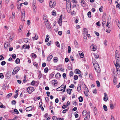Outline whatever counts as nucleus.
Listing matches in <instances>:
<instances>
[{
	"label": "nucleus",
	"instance_id": "obj_1",
	"mask_svg": "<svg viewBox=\"0 0 120 120\" xmlns=\"http://www.w3.org/2000/svg\"><path fill=\"white\" fill-rule=\"evenodd\" d=\"M92 62L95 70L98 73H100L101 70L98 63L94 59H92Z\"/></svg>",
	"mask_w": 120,
	"mask_h": 120
},
{
	"label": "nucleus",
	"instance_id": "obj_2",
	"mask_svg": "<svg viewBox=\"0 0 120 120\" xmlns=\"http://www.w3.org/2000/svg\"><path fill=\"white\" fill-rule=\"evenodd\" d=\"M106 15L105 13H103V15L102 17V21L103 22H102V25L104 26V25L106 23Z\"/></svg>",
	"mask_w": 120,
	"mask_h": 120
},
{
	"label": "nucleus",
	"instance_id": "obj_3",
	"mask_svg": "<svg viewBox=\"0 0 120 120\" xmlns=\"http://www.w3.org/2000/svg\"><path fill=\"white\" fill-rule=\"evenodd\" d=\"M56 2L54 0H50L49 3V6L51 8H54L56 6Z\"/></svg>",
	"mask_w": 120,
	"mask_h": 120
},
{
	"label": "nucleus",
	"instance_id": "obj_4",
	"mask_svg": "<svg viewBox=\"0 0 120 120\" xmlns=\"http://www.w3.org/2000/svg\"><path fill=\"white\" fill-rule=\"evenodd\" d=\"M20 69V68L19 67H16L14 69L12 73V75H14L16 74L18 72Z\"/></svg>",
	"mask_w": 120,
	"mask_h": 120
},
{
	"label": "nucleus",
	"instance_id": "obj_5",
	"mask_svg": "<svg viewBox=\"0 0 120 120\" xmlns=\"http://www.w3.org/2000/svg\"><path fill=\"white\" fill-rule=\"evenodd\" d=\"M116 63H114L115 65L116 68H118L120 67V58L118 59H116Z\"/></svg>",
	"mask_w": 120,
	"mask_h": 120
},
{
	"label": "nucleus",
	"instance_id": "obj_6",
	"mask_svg": "<svg viewBox=\"0 0 120 120\" xmlns=\"http://www.w3.org/2000/svg\"><path fill=\"white\" fill-rule=\"evenodd\" d=\"M34 90V88L33 87H29L28 88L27 91V92L30 94H31Z\"/></svg>",
	"mask_w": 120,
	"mask_h": 120
},
{
	"label": "nucleus",
	"instance_id": "obj_7",
	"mask_svg": "<svg viewBox=\"0 0 120 120\" xmlns=\"http://www.w3.org/2000/svg\"><path fill=\"white\" fill-rule=\"evenodd\" d=\"M83 31V36H84V37L85 36L86 38H87V37H86V36L88 33L87 29L86 28H84Z\"/></svg>",
	"mask_w": 120,
	"mask_h": 120
},
{
	"label": "nucleus",
	"instance_id": "obj_8",
	"mask_svg": "<svg viewBox=\"0 0 120 120\" xmlns=\"http://www.w3.org/2000/svg\"><path fill=\"white\" fill-rule=\"evenodd\" d=\"M80 2L81 3L82 6L83 7L85 6L86 2L84 0H80Z\"/></svg>",
	"mask_w": 120,
	"mask_h": 120
},
{
	"label": "nucleus",
	"instance_id": "obj_9",
	"mask_svg": "<svg viewBox=\"0 0 120 120\" xmlns=\"http://www.w3.org/2000/svg\"><path fill=\"white\" fill-rule=\"evenodd\" d=\"M90 48L92 49V50L94 51H95L97 50V47L96 46H95L93 44H92L91 45Z\"/></svg>",
	"mask_w": 120,
	"mask_h": 120
},
{
	"label": "nucleus",
	"instance_id": "obj_10",
	"mask_svg": "<svg viewBox=\"0 0 120 120\" xmlns=\"http://www.w3.org/2000/svg\"><path fill=\"white\" fill-rule=\"evenodd\" d=\"M58 23L60 26H61L62 24V15L60 16V18L58 20Z\"/></svg>",
	"mask_w": 120,
	"mask_h": 120
},
{
	"label": "nucleus",
	"instance_id": "obj_11",
	"mask_svg": "<svg viewBox=\"0 0 120 120\" xmlns=\"http://www.w3.org/2000/svg\"><path fill=\"white\" fill-rule=\"evenodd\" d=\"M22 21H24V18L25 17V12L24 11H23L22 12Z\"/></svg>",
	"mask_w": 120,
	"mask_h": 120
},
{
	"label": "nucleus",
	"instance_id": "obj_12",
	"mask_svg": "<svg viewBox=\"0 0 120 120\" xmlns=\"http://www.w3.org/2000/svg\"><path fill=\"white\" fill-rule=\"evenodd\" d=\"M33 108V107L32 106H30L26 108V110L27 111H30L32 110Z\"/></svg>",
	"mask_w": 120,
	"mask_h": 120
},
{
	"label": "nucleus",
	"instance_id": "obj_13",
	"mask_svg": "<svg viewBox=\"0 0 120 120\" xmlns=\"http://www.w3.org/2000/svg\"><path fill=\"white\" fill-rule=\"evenodd\" d=\"M82 86L83 87L84 89L86 92L87 93L89 91L86 85L84 84H82Z\"/></svg>",
	"mask_w": 120,
	"mask_h": 120
},
{
	"label": "nucleus",
	"instance_id": "obj_14",
	"mask_svg": "<svg viewBox=\"0 0 120 120\" xmlns=\"http://www.w3.org/2000/svg\"><path fill=\"white\" fill-rule=\"evenodd\" d=\"M30 48V46L29 45H23L22 47V49H29Z\"/></svg>",
	"mask_w": 120,
	"mask_h": 120
},
{
	"label": "nucleus",
	"instance_id": "obj_15",
	"mask_svg": "<svg viewBox=\"0 0 120 120\" xmlns=\"http://www.w3.org/2000/svg\"><path fill=\"white\" fill-rule=\"evenodd\" d=\"M104 97L103 98L104 100L105 101H107L108 99L107 96V94L106 93H104Z\"/></svg>",
	"mask_w": 120,
	"mask_h": 120
},
{
	"label": "nucleus",
	"instance_id": "obj_16",
	"mask_svg": "<svg viewBox=\"0 0 120 120\" xmlns=\"http://www.w3.org/2000/svg\"><path fill=\"white\" fill-rule=\"evenodd\" d=\"M63 85H62L60 87H58L56 89V90L58 91H62L63 90V89H62L63 88Z\"/></svg>",
	"mask_w": 120,
	"mask_h": 120
},
{
	"label": "nucleus",
	"instance_id": "obj_17",
	"mask_svg": "<svg viewBox=\"0 0 120 120\" xmlns=\"http://www.w3.org/2000/svg\"><path fill=\"white\" fill-rule=\"evenodd\" d=\"M74 44L76 48H78L79 47V45L78 42L76 40H75L74 42Z\"/></svg>",
	"mask_w": 120,
	"mask_h": 120
},
{
	"label": "nucleus",
	"instance_id": "obj_18",
	"mask_svg": "<svg viewBox=\"0 0 120 120\" xmlns=\"http://www.w3.org/2000/svg\"><path fill=\"white\" fill-rule=\"evenodd\" d=\"M77 91L79 92H81V86L78 85V86L77 87Z\"/></svg>",
	"mask_w": 120,
	"mask_h": 120
},
{
	"label": "nucleus",
	"instance_id": "obj_19",
	"mask_svg": "<svg viewBox=\"0 0 120 120\" xmlns=\"http://www.w3.org/2000/svg\"><path fill=\"white\" fill-rule=\"evenodd\" d=\"M14 34H12L10 37L8 39V41H12V40L14 38Z\"/></svg>",
	"mask_w": 120,
	"mask_h": 120
},
{
	"label": "nucleus",
	"instance_id": "obj_20",
	"mask_svg": "<svg viewBox=\"0 0 120 120\" xmlns=\"http://www.w3.org/2000/svg\"><path fill=\"white\" fill-rule=\"evenodd\" d=\"M9 43L7 42H6L4 44V47L6 49H7V48L9 46Z\"/></svg>",
	"mask_w": 120,
	"mask_h": 120
},
{
	"label": "nucleus",
	"instance_id": "obj_21",
	"mask_svg": "<svg viewBox=\"0 0 120 120\" xmlns=\"http://www.w3.org/2000/svg\"><path fill=\"white\" fill-rule=\"evenodd\" d=\"M52 57L53 56L52 55H50V56H49L47 57V60L49 61H50L51 59L52 58Z\"/></svg>",
	"mask_w": 120,
	"mask_h": 120
},
{
	"label": "nucleus",
	"instance_id": "obj_22",
	"mask_svg": "<svg viewBox=\"0 0 120 120\" xmlns=\"http://www.w3.org/2000/svg\"><path fill=\"white\" fill-rule=\"evenodd\" d=\"M61 76L60 74L59 73H57L55 75V77L57 78L60 77Z\"/></svg>",
	"mask_w": 120,
	"mask_h": 120
},
{
	"label": "nucleus",
	"instance_id": "obj_23",
	"mask_svg": "<svg viewBox=\"0 0 120 120\" xmlns=\"http://www.w3.org/2000/svg\"><path fill=\"white\" fill-rule=\"evenodd\" d=\"M72 89H68L67 90V92L69 94H70L71 93V91Z\"/></svg>",
	"mask_w": 120,
	"mask_h": 120
},
{
	"label": "nucleus",
	"instance_id": "obj_24",
	"mask_svg": "<svg viewBox=\"0 0 120 120\" xmlns=\"http://www.w3.org/2000/svg\"><path fill=\"white\" fill-rule=\"evenodd\" d=\"M79 99L80 102H82L83 101V98L81 96H80L79 98Z\"/></svg>",
	"mask_w": 120,
	"mask_h": 120
},
{
	"label": "nucleus",
	"instance_id": "obj_25",
	"mask_svg": "<svg viewBox=\"0 0 120 120\" xmlns=\"http://www.w3.org/2000/svg\"><path fill=\"white\" fill-rule=\"evenodd\" d=\"M49 35H47L46 37V38L45 40V42H47L49 41Z\"/></svg>",
	"mask_w": 120,
	"mask_h": 120
},
{
	"label": "nucleus",
	"instance_id": "obj_26",
	"mask_svg": "<svg viewBox=\"0 0 120 120\" xmlns=\"http://www.w3.org/2000/svg\"><path fill=\"white\" fill-rule=\"evenodd\" d=\"M23 26L22 25H20L19 26V31L20 32L21 31L22 29Z\"/></svg>",
	"mask_w": 120,
	"mask_h": 120
},
{
	"label": "nucleus",
	"instance_id": "obj_27",
	"mask_svg": "<svg viewBox=\"0 0 120 120\" xmlns=\"http://www.w3.org/2000/svg\"><path fill=\"white\" fill-rule=\"evenodd\" d=\"M67 11L68 13H70L71 12V7L66 8Z\"/></svg>",
	"mask_w": 120,
	"mask_h": 120
},
{
	"label": "nucleus",
	"instance_id": "obj_28",
	"mask_svg": "<svg viewBox=\"0 0 120 120\" xmlns=\"http://www.w3.org/2000/svg\"><path fill=\"white\" fill-rule=\"evenodd\" d=\"M103 107V109H104V110L105 111H106L108 109H107V107L105 105H104Z\"/></svg>",
	"mask_w": 120,
	"mask_h": 120
},
{
	"label": "nucleus",
	"instance_id": "obj_29",
	"mask_svg": "<svg viewBox=\"0 0 120 120\" xmlns=\"http://www.w3.org/2000/svg\"><path fill=\"white\" fill-rule=\"evenodd\" d=\"M33 38L34 40H37L38 38V36H37L35 34V37H32Z\"/></svg>",
	"mask_w": 120,
	"mask_h": 120
},
{
	"label": "nucleus",
	"instance_id": "obj_30",
	"mask_svg": "<svg viewBox=\"0 0 120 120\" xmlns=\"http://www.w3.org/2000/svg\"><path fill=\"white\" fill-rule=\"evenodd\" d=\"M38 73H39V75L38 76V77L39 78H40L42 76V74L41 71H40L38 72Z\"/></svg>",
	"mask_w": 120,
	"mask_h": 120
},
{
	"label": "nucleus",
	"instance_id": "obj_31",
	"mask_svg": "<svg viewBox=\"0 0 120 120\" xmlns=\"http://www.w3.org/2000/svg\"><path fill=\"white\" fill-rule=\"evenodd\" d=\"M15 63L16 64H18L20 62V59L19 58L17 59L15 61Z\"/></svg>",
	"mask_w": 120,
	"mask_h": 120
},
{
	"label": "nucleus",
	"instance_id": "obj_32",
	"mask_svg": "<svg viewBox=\"0 0 120 120\" xmlns=\"http://www.w3.org/2000/svg\"><path fill=\"white\" fill-rule=\"evenodd\" d=\"M58 61V59L57 57H55L53 61L55 63H56Z\"/></svg>",
	"mask_w": 120,
	"mask_h": 120
},
{
	"label": "nucleus",
	"instance_id": "obj_33",
	"mask_svg": "<svg viewBox=\"0 0 120 120\" xmlns=\"http://www.w3.org/2000/svg\"><path fill=\"white\" fill-rule=\"evenodd\" d=\"M86 114V110L83 111L82 112V115L83 116L85 115Z\"/></svg>",
	"mask_w": 120,
	"mask_h": 120
},
{
	"label": "nucleus",
	"instance_id": "obj_34",
	"mask_svg": "<svg viewBox=\"0 0 120 120\" xmlns=\"http://www.w3.org/2000/svg\"><path fill=\"white\" fill-rule=\"evenodd\" d=\"M75 8H76V10H73V11L74 12H75V11H74L75 10H77L79 9V6L78 4V5H77L76 6Z\"/></svg>",
	"mask_w": 120,
	"mask_h": 120
},
{
	"label": "nucleus",
	"instance_id": "obj_35",
	"mask_svg": "<svg viewBox=\"0 0 120 120\" xmlns=\"http://www.w3.org/2000/svg\"><path fill=\"white\" fill-rule=\"evenodd\" d=\"M104 43L105 46H106L107 45V40L105 39L104 41Z\"/></svg>",
	"mask_w": 120,
	"mask_h": 120
},
{
	"label": "nucleus",
	"instance_id": "obj_36",
	"mask_svg": "<svg viewBox=\"0 0 120 120\" xmlns=\"http://www.w3.org/2000/svg\"><path fill=\"white\" fill-rule=\"evenodd\" d=\"M118 67L116 68V71L117 73L118 74H120V70H119V69L118 68H117Z\"/></svg>",
	"mask_w": 120,
	"mask_h": 120
},
{
	"label": "nucleus",
	"instance_id": "obj_37",
	"mask_svg": "<svg viewBox=\"0 0 120 120\" xmlns=\"http://www.w3.org/2000/svg\"><path fill=\"white\" fill-rule=\"evenodd\" d=\"M52 15L54 16L56 15V12L55 10L53 11L52 12Z\"/></svg>",
	"mask_w": 120,
	"mask_h": 120
},
{
	"label": "nucleus",
	"instance_id": "obj_38",
	"mask_svg": "<svg viewBox=\"0 0 120 120\" xmlns=\"http://www.w3.org/2000/svg\"><path fill=\"white\" fill-rule=\"evenodd\" d=\"M94 56L95 58L96 59H98L99 57V56L98 55H96L95 53H94Z\"/></svg>",
	"mask_w": 120,
	"mask_h": 120
},
{
	"label": "nucleus",
	"instance_id": "obj_39",
	"mask_svg": "<svg viewBox=\"0 0 120 120\" xmlns=\"http://www.w3.org/2000/svg\"><path fill=\"white\" fill-rule=\"evenodd\" d=\"M48 68L47 67H46L44 69V72L45 73H46L48 71Z\"/></svg>",
	"mask_w": 120,
	"mask_h": 120
},
{
	"label": "nucleus",
	"instance_id": "obj_40",
	"mask_svg": "<svg viewBox=\"0 0 120 120\" xmlns=\"http://www.w3.org/2000/svg\"><path fill=\"white\" fill-rule=\"evenodd\" d=\"M47 27L49 29H51V27L50 24L49 23H47L46 24Z\"/></svg>",
	"mask_w": 120,
	"mask_h": 120
},
{
	"label": "nucleus",
	"instance_id": "obj_41",
	"mask_svg": "<svg viewBox=\"0 0 120 120\" xmlns=\"http://www.w3.org/2000/svg\"><path fill=\"white\" fill-rule=\"evenodd\" d=\"M76 74H80L81 73V71L79 69H76Z\"/></svg>",
	"mask_w": 120,
	"mask_h": 120
},
{
	"label": "nucleus",
	"instance_id": "obj_42",
	"mask_svg": "<svg viewBox=\"0 0 120 120\" xmlns=\"http://www.w3.org/2000/svg\"><path fill=\"white\" fill-rule=\"evenodd\" d=\"M91 13L90 11H89L87 13V15L88 17L90 18L91 17Z\"/></svg>",
	"mask_w": 120,
	"mask_h": 120
},
{
	"label": "nucleus",
	"instance_id": "obj_43",
	"mask_svg": "<svg viewBox=\"0 0 120 120\" xmlns=\"http://www.w3.org/2000/svg\"><path fill=\"white\" fill-rule=\"evenodd\" d=\"M6 64V62L5 61H3L1 63V64L2 66Z\"/></svg>",
	"mask_w": 120,
	"mask_h": 120
},
{
	"label": "nucleus",
	"instance_id": "obj_44",
	"mask_svg": "<svg viewBox=\"0 0 120 120\" xmlns=\"http://www.w3.org/2000/svg\"><path fill=\"white\" fill-rule=\"evenodd\" d=\"M96 83L98 87H99L100 86V83L99 81H96Z\"/></svg>",
	"mask_w": 120,
	"mask_h": 120
},
{
	"label": "nucleus",
	"instance_id": "obj_45",
	"mask_svg": "<svg viewBox=\"0 0 120 120\" xmlns=\"http://www.w3.org/2000/svg\"><path fill=\"white\" fill-rule=\"evenodd\" d=\"M115 56H118L119 55V52L118 51L116 50L115 52Z\"/></svg>",
	"mask_w": 120,
	"mask_h": 120
},
{
	"label": "nucleus",
	"instance_id": "obj_46",
	"mask_svg": "<svg viewBox=\"0 0 120 120\" xmlns=\"http://www.w3.org/2000/svg\"><path fill=\"white\" fill-rule=\"evenodd\" d=\"M68 52L69 53H70L71 51V48L70 46H68Z\"/></svg>",
	"mask_w": 120,
	"mask_h": 120
},
{
	"label": "nucleus",
	"instance_id": "obj_47",
	"mask_svg": "<svg viewBox=\"0 0 120 120\" xmlns=\"http://www.w3.org/2000/svg\"><path fill=\"white\" fill-rule=\"evenodd\" d=\"M78 79V77L77 75H75L74 77V79L75 80H77Z\"/></svg>",
	"mask_w": 120,
	"mask_h": 120
},
{
	"label": "nucleus",
	"instance_id": "obj_48",
	"mask_svg": "<svg viewBox=\"0 0 120 120\" xmlns=\"http://www.w3.org/2000/svg\"><path fill=\"white\" fill-rule=\"evenodd\" d=\"M79 55L81 58H83L84 57V55L82 53H80Z\"/></svg>",
	"mask_w": 120,
	"mask_h": 120
},
{
	"label": "nucleus",
	"instance_id": "obj_49",
	"mask_svg": "<svg viewBox=\"0 0 120 120\" xmlns=\"http://www.w3.org/2000/svg\"><path fill=\"white\" fill-rule=\"evenodd\" d=\"M4 77V75L2 73L0 74V78L1 79H3Z\"/></svg>",
	"mask_w": 120,
	"mask_h": 120
},
{
	"label": "nucleus",
	"instance_id": "obj_50",
	"mask_svg": "<svg viewBox=\"0 0 120 120\" xmlns=\"http://www.w3.org/2000/svg\"><path fill=\"white\" fill-rule=\"evenodd\" d=\"M4 59V58L3 56L2 55L0 56V60H3Z\"/></svg>",
	"mask_w": 120,
	"mask_h": 120
},
{
	"label": "nucleus",
	"instance_id": "obj_51",
	"mask_svg": "<svg viewBox=\"0 0 120 120\" xmlns=\"http://www.w3.org/2000/svg\"><path fill=\"white\" fill-rule=\"evenodd\" d=\"M70 88H73L75 87L74 85L72 84L71 85L69 86Z\"/></svg>",
	"mask_w": 120,
	"mask_h": 120
},
{
	"label": "nucleus",
	"instance_id": "obj_52",
	"mask_svg": "<svg viewBox=\"0 0 120 120\" xmlns=\"http://www.w3.org/2000/svg\"><path fill=\"white\" fill-rule=\"evenodd\" d=\"M56 46L57 47H60L59 43L58 41L56 42Z\"/></svg>",
	"mask_w": 120,
	"mask_h": 120
},
{
	"label": "nucleus",
	"instance_id": "obj_53",
	"mask_svg": "<svg viewBox=\"0 0 120 120\" xmlns=\"http://www.w3.org/2000/svg\"><path fill=\"white\" fill-rule=\"evenodd\" d=\"M73 72L71 71H70V76H73Z\"/></svg>",
	"mask_w": 120,
	"mask_h": 120
},
{
	"label": "nucleus",
	"instance_id": "obj_54",
	"mask_svg": "<svg viewBox=\"0 0 120 120\" xmlns=\"http://www.w3.org/2000/svg\"><path fill=\"white\" fill-rule=\"evenodd\" d=\"M86 116H87V117H89V118L90 117V112H88L87 113V114H86Z\"/></svg>",
	"mask_w": 120,
	"mask_h": 120
},
{
	"label": "nucleus",
	"instance_id": "obj_55",
	"mask_svg": "<svg viewBox=\"0 0 120 120\" xmlns=\"http://www.w3.org/2000/svg\"><path fill=\"white\" fill-rule=\"evenodd\" d=\"M16 103V101L15 100L12 101H11V103L12 105H15Z\"/></svg>",
	"mask_w": 120,
	"mask_h": 120
},
{
	"label": "nucleus",
	"instance_id": "obj_56",
	"mask_svg": "<svg viewBox=\"0 0 120 120\" xmlns=\"http://www.w3.org/2000/svg\"><path fill=\"white\" fill-rule=\"evenodd\" d=\"M32 56L33 57L35 58H36L37 57L36 55L34 53H32Z\"/></svg>",
	"mask_w": 120,
	"mask_h": 120
},
{
	"label": "nucleus",
	"instance_id": "obj_57",
	"mask_svg": "<svg viewBox=\"0 0 120 120\" xmlns=\"http://www.w3.org/2000/svg\"><path fill=\"white\" fill-rule=\"evenodd\" d=\"M33 7V11L34 12H35L36 11V7Z\"/></svg>",
	"mask_w": 120,
	"mask_h": 120
},
{
	"label": "nucleus",
	"instance_id": "obj_58",
	"mask_svg": "<svg viewBox=\"0 0 120 120\" xmlns=\"http://www.w3.org/2000/svg\"><path fill=\"white\" fill-rule=\"evenodd\" d=\"M12 57L13 59H15L16 57V55L15 54H14L13 55Z\"/></svg>",
	"mask_w": 120,
	"mask_h": 120
},
{
	"label": "nucleus",
	"instance_id": "obj_59",
	"mask_svg": "<svg viewBox=\"0 0 120 120\" xmlns=\"http://www.w3.org/2000/svg\"><path fill=\"white\" fill-rule=\"evenodd\" d=\"M70 7H71V4H70L69 3L68 4H66V8H69Z\"/></svg>",
	"mask_w": 120,
	"mask_h": 120
},
{
	"label": "nucleus",
	"instance_id": "obj_60",
	"mask_svg": "<svg viewBox=\"0 0 120 120\" xmlns=\"http://www.w3.org/2000/svg\"><path fill=\"white\" fill-rule=\"evenodd\" d=\"M35 83V82L34 81H33L31 82V84L32 85H34Z\"/></svg>",
	"mask_w": 120,
	"mask_h": 120
},
{
	"label": "nucleus",
	"instance_id": "obj_61",
	"mask_svg": "<svg viewBox=\"0 0 120 120\" xmlns=\"http://www.w3.org/2000/svg\"><path fill=\"white\" fill-rule=\"evenodd\" d=\"M14 111L15 112L16 114H18L19 113V112L17 109H15L14 110Z\"/></svg>",
	"mask_w": 120,
	"mask_h": 120
},
{
	"label": "nucleus",
	"instance_id": "obj_62",
	"mask_svg": "<svg viewBox=\"0 0 120 120\" xmlns=\"http://www.w3.org/2000/svg\"><path fill=\"white\" fill-rule=\"evenodd\" d=\"M116 7H118L120 9V3H118L116 6Z\"/></svg>",
	"mask_w": 120,
	"mask_h": 120
},
{
	"label": "nucleus",
	"instance_id": "obj_63",
	"mask_svg": "<svg viewBox=\"0 0 120 120\" xmlns=\"http://www.w3.org/2000/svg\"><path fill=\"white\" fill-rule=\"evenodd\" d=\"M58 34L60 36H61L62 34V32L61 31H59L58 32Z\"/></svg>",
	"mask_w": 120,
	"mask_h": 120
},
{
	"label": "nucleus",
	"instance_id": "obj_64",
	"mask_svg": "<svg viewBox=\"0 0 120 120\" xmlns=\"http://www.w3.org/2000/svg\"><path fill=\"white\" fill-rule=\"evenodd\" d=\"M118 23H117V25L119 27V28L120 29V23L119 22V21H118Z\"/></svg>",
	"mask_w": 120,
	"mask_h": 120
}]
</instances>
